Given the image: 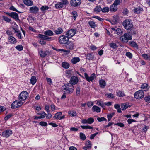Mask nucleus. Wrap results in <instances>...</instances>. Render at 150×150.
Returning <instances> with one entry per match:
<instances>
[{"label":"nucleus","instance_id":"f03ea898","mask_svg":"<svg viewBox=\"0 0 150 150\" xmlns=\"http://www.w3.org/2000/svg\"><path fill=\"white\" fill-rule=\"evenodd\" d=\"M123 25L124 28L127 30H129L133 27V25L131 20L129 19H127L124 21L123 22Z\"/></svg>","mask_w":150,"mask_h":150},{"label":"nucleus","instance_id":"37998d69","mask_svg":"<svg viewBox=\"0 0 150 150\" xmlns=\"http://www.w3.org/2000/svg\"><path fill=\"white\" fill-rule=\"evenodd\" d=\"M88 124H91L94 121V119L93 118L90 117L87 119Z\"/></svg>","mask_w":150,"mask_h":150},{"label":"nucleus","instance_id":"39448f33","mask_svg":"<svg viewBox=\"0 0 150 150\" xmlns=\"http://www.w3.org/2000/svg\"><path fill=\"white\" fill-rule=\"evenodd\" d=\"M24 103L17 100L14 102L12 103L11 107L12 109H15L18 108L23 105Z\"/></svg>","mask_w":150,"mask_h":150},{"label":"nucleus","instance_id":"680f3d73","mask_svg":"<svg viewBox=\"0 0 150 150\" xmlns=\"http://www.w3.org/2000/svg\"><path fill=\"white\" fill-rule=\"evenodd\" d=\"M46 79L49 84L51 85L52 84V80L50 78H47Z\"/></svg>","mask_w":150,"mask_h":150},{"label":"nucleus","instance_id":"6e6552de","mask_svg":"<svg viewBox=\"0 0 150 150\" xmlns=\"http://www.w3.org/2000/svg\"><path fill=\"white\" fill-rule=\"evenodd\" d=\"M38 52L40 56L42 58H44L46 56L49 55L50 53V52L48 50L43 51L40 49L38 50Z\"/></svg>","mask_w":150,"mask_h":150},{"label":"nucleus","instance_id":"a18cd8bd","mask_svg":"<svg viewBox=\"0 0 150 150\" xmlns=\"http://www.w3.org/2000/svg\"><path fill=\"white\" fill-rule=\"evenodd\" d=\"M80 136L81 139L83 140H85L86 138V136L83 133H80Z\"/></svg>","mask_w":150,"mask_h":150},{"label":"nucleus","instance_id":"f257e3e1","mask_svg":"<svg viewBox=\"0 0 150 150\" xmlns=\"http://www.w3.org/2000/svg\"><path fill=\"white\" fill-rule=\"evenodd\" d=\"M62 90L64 94H70L73 91L74 86L71 83L66 84L62 86Z\"/></svg>","mask_w":150,"mask_h":150},{"label":"nucleus","instance_id":"2eb2a0df","mask_svg":"<svg viewBox=\"0 0 150 150\" xmlns=\"http://www.w3.org/2000/svg\"><path fill=\"white\" fill-rule=\"evenodd\" d=\"M65 44V46L67 49L72 50L74 49V45L72 42L69 41Z\"/></svg>","mask_w":150,"mask_h":150},{"label":"nucleus","instance_id":"49530a36","mask_svg":"<svg viewBox=\"0 0 150 150\" xmlns=\"http://www.w3.org/2000/svg\"><path fill=\"white\" fill-rule=\"evenodd\" d=\"M49 7L47 6H42L40 8V9L42 11H44L47 10L49 9Z\"/></svg>","mask_w":150,"mask_h":150},{"label":"nucleus","instance_id":"0e129e2a","mask_svg":"<svg viewBox=\"0 0 150 150\" xmlns=\"http://www.w3.org/2000/svg\"><path fill=\"white\" fill-rule=\"evenodd\" d=\"M10 10L17 12L19 13H21V12L19 11H18L14 6H11L9 8Z\"/></svg>","mask_w":150,"mask_h":150},{"label":"nucleus","instance_id":"3c124183","mask_svg":"<svg viewBox=\"0 0 150 150\" xmlns=\"http://www.w3.org/2000/svg\"><path fill=\"white\" fill-rule=\"evenodd\" d=\"M15 48L17 50L19 51H21L23 49V47L22 46L20 45L16 46Z\"/></svg>","mask_w":150,"mask_h":150},{"label":"nucleus","instance_id":"4d7b16f0","mask_svg":"<svg viewBox=\"0 0 150 150\" xmlns=\"http://www.w3.org/2000/svg\"><path fill=\"white\" fill-rule=\"evenodd\" d=\"M128 30V32L130 33V35L131 34H136L134 30L132 28Z\"/></svg>","mask_w":150,"mask_h":150},{"label":"nucleus","instance_id":"69168bd1","mask_svg":"<svg viewBox=\"0 0 150 150\" xmlns=\"http://www.w3.org/2000/svg\"><path fill=\"white\" fill-rule=\"evenodd\" d=\"M12 116V114H10L7 115L5 118L4 119L6 120H7L10 118Z\"/></svg>","mask_w":150,"mask_h":150},{"label":"nucleus","instance_id":"0eeeda50","mask_svg":"<svg viewBox=\"0 0 150 150\" xmlns=\"http://www.w3.org/2000/svg\"><path fill=\"white\" fill-rule=\"evenodd\" d=\"M69 38L67 36L62 35L60 36L59 39V41L61 44H65L69 41Z\"/></svg>","mask_w":150,"mask_h":150},{"label":"nucleus","instance_id":"58836bf2","mask_svg":"<svg viewBox=\"0 0 150 150\" xmlns=\"http://www.w3.org/2000/svg\"><path fill=\"white\" fill-rule=\"evenodd\" d=\"M62 114V113L61 112H58L55 114L54 118H55L56 119H59L60 117L59 116L61 115Z\"/></svg>","mask_w":150,"mask_h":150},{"label":"nucleus","instance_id":"cd10ccee","mask_svg":"<svg viewBox=\"0 0 150 150\" xmlns=\"http://www.w3.org/2000/svg\"><path fill=\"white\" fill-rule=\"evenodd\" d=\"M148 85L146 83H144L141 86V88L142 89L144 90V91H147L148 90Z\"/></svg>","mask_w":150,"mask_h":150},{"label":"nucleus","instance_id":"c03bdc74","mask_svg":"<svg viewBox=\"0 0 150 150\" xmlns=\"http://www.w3.org/2000/svg\"><path fill=\"white\" fill-rule=\"evenodd\" d=\"M128 108L127 105L126 104H123L121 105V108L122 110H124Z\"/></svg>","mask_w":150,"mask_h":150},{"label":"nucleus","instance_id":"9b49d317","mask_svg":"<svg viewBox=\"0 0 150 150\" xmlns=\"http://www.w3.org/2000/svg\"><path fill=\"white\" fill-rule=\"evenodd\" d=\"M81 2V0H71L70 1L71 5L73 6L76 7L79 6Z\"/></svg>","mask_w":150,"mask_h":150},{"label":"nucleus","instance_id":"a19ab883","mask_svg":"<svg viewBox=\"0 0 150 150\" xmlns=\"http://www.w3.org/2000/svg\"><path fill=\"white\" fill-rule=\"evenodd\" d=\"M109 45L111 48H112L114 49H116L117 47V44L114 43H110Z\"/></svg>","mask_w":150,"mask_h":150},{"label":"nucleus","instance_id":"603ef678","mask_svg":"<svg viewBox=\"0 0 150 150\" xmlns=\"http://www.w3.org/2000/svg\"><path fill=\"white\" fill-rule=\"evenodd\" d=\"M126 55L130 59H131L132 57V54L129 52H127L126 53Z\"/></svg>","mask_w":150,"mask_h":150},{"label":"nucleus","instance_id":"864d4df0","mask_svg":"<svg viewBox=\"0 0 150 150\" xmlns=\"http://www.w3.org/2000/svg\"><path fill=\"white\" fill-rule=\"evenodd\" d=\"M46 35L39 34L38 35L39 38H40L42 40H45Z\"/></svg>","mask_w":150,"mask_h":150},{"label":"nucleus","instance_id":"09e8293b","mask_svg":"<svg viewBox=\"0 0 150 150\" xmlns=\"http://www.w3.org/2000/svg\"><path fill=\"white\" fill-rule=\"evenodd\" d=\"M97 120L98 121L100 122L103 121H106L107 119L103 117H98Z\"/></svg>","mask_w":150,"mask_h":150},{"label":"nucleus","instance_id":"bf43d9fd","mask_svg":"<svg viewBox=\"0 0 150 150\" xmlns=\"http://www.w3.org/2000/svg\"><path fill=\"white\" fill-rule=\"evenodd\" d=\"M120 0H115L113 4V5H115L117 6L120 4Z\"/></svg>","mask_w":150,"mask_h":150},{"label":"nucleus","instance_id":"774afa93","mask_svg":"<svg viewBox=\"0 0 150 150\" xmlns=\"http://www.w3.org/2000/svg\"><path fill=\"white\" fill-rule=\"evenodd\" d=\"M115 125H117L119 126L120 127H122L124 126V124L122 123H117L116 124H115Z\"/></svg>","mask_w":150,"mask_h":150},{"label":"nucleus","instance_id":"c756f323","mask_svg":"<svg viewBox=\"0 0 150 150\" xmlns=\"http://www.w3.org/2000/svg\"><path fill=\"white\" fill-rule=\"evenodd\" d=\"M117 10V6L113 5V4L111 5L110 7V10L112 12H114Z\"/></svg>","mask_w":150,"mask_h":150},{"label":"nucleus","instance_id":"8fccbe9b","mask_svg":"<svg viewBox=\"0 0 150 150\" xmlns=\"http://www.w3.org/2000/svg\"><path fill=\"white\" fill-rule=\"evenodd\" d=\"M3 18L5 21L7 22H9L11 21V19L5 16H3Z\"/></svg>","mask_w":150,"mask_h":150},{"label":"nucleus","instance_id":"f8f14e48","mask_svg":"<svg viewBox=\"0 0 150 150\" xmlns=\"http://www.w3.org/2000/svg\"><path fill=\"white\" fill-rule=\"evenodd\" d=\"M12 131L10 129L5 130L2 132V135L3 137L8 138L12 134Z\"/></svg>","mask_w":150,"mask_h":150},{"label":"nucleus","instance_id":"aec40b11","mask_svg":"<svg viewBox=\"0 0 150 150\" xmlns=\"http://www.w3.org/2000/svg\"><path fill=\"white\" fill-rule=\"evenodd\" d=\"M8 39L9 42L12 44H14L17 42L15 38L13 36H10L9 37Z\"/></svg>","mask_w":150,"mask_h":150},{"label":"nucleus","instance_id":"de8ad7c7","mask_svg":"<svg viewBox=\"0 0 150 150\" xmlns=\"http://www.w3.org/2000/svg\"><path fill=\"white\" fill-rule=\"evenodd\" d=\"M109 11V8L108 7H104L103 9H102V11L103 12L105 13L108 12Z\"/></svg>","mask_w":150,"mask_h":150},{"label":"nucleus","instance_id":"7ed1b4c3","mask_svg":"<svg viewBox=\"0 0 150 150\" xmlns=\"http://www.w3.org/2000/svg\"><path fill=\"white\" fill-rule=\"evenodd\" d=\"M28 96V94L26 91H23L20 93L18 97V100L22 102L25 101Z\"/></svg>","mask_w":150,"mask_h":150},{"label":"nucleus","instance_id":"393cba45","mask_svg":"<svg viewBox=\"0 0 150 150\" xmlns=\"http://www.w3.org/2000/svg\"><path fill=\"white\" fill-rule=\"evenodd\" d=\"M94 57V55L92 53H88L86 55V59L88 60L93 59Z\"/></svg>","mask_w":150,"mask_h":150},{"label":"nucleus","instance_id":"473e14b6","mask_svg":"<svg viewBox=\"0 0 150 150\" xmlns=\"http://www.w3.org/2000/svg\"><path fill=\"white\" fill-rule=\"evenodd\" d=\"M62 66L65 69H67L69 68V65L68 63L66 62H63L62 63Z\"/></svg>","mask_w":150,"mask_h":150},{"label":"nucleus","instance_id":"6e6d98bb","mask_svg":"<svg viewBox=\"0 0 150 150\" xmlns=\"http://www.w3.org/2000/svg\"><path fill=\"white\" fill-rule=\"evenodd\" d=\"M85 145L87 146H90V148H91V142L89 140L87 141Z\"/></svg>","mask_w":150,"mask_h":150},{"label":"nucleus","instance_id":"4be33fe9","mask_svg":"<svg viewBox=\"0 0 150 150\" xmlns=\"http://www.w3.org/2000/svg\"><path fill=\"white\" fill-rule=\"evenodd\" d=\"M23 2L25 4L28 6H32L33 4V1L31 0H23Z\"/></svg>","mask_w":150,"mask_h":150},{"label":"nucleus","instance_id":"72a5a7b5","mask_svg":"<svg viewBox=\"0 0 150 150\" xmlns=\"http://www.w3.org/2000/svg\"><path fill=\"white\" fill-rule=\"evenodd\" d=\"M123 33V31L122 29L120 28H117L115 30V34L118 35H120Z\"/></svg>","mask_w":150,"mask_h":150},{"label":"nucleus","instance_id":"e2e57ef3","mask_svg":"<svg viewBox=\"0 0 150 150\" xmlns=\"http://www.w3.org/2000/svg\"><path fill=\"white\" fill-rule=\"evenodd\" d=\"M80 93V89L79 87H77L76 90V94L77 96L79 95Z\"/></svg>","mask_w":150,"mask_h":150},{"label":"nucleus","instance_id":"ddd939ff","mask_svg":"<svg viewBox=\"0 0 150 150\" xmlns=\"http://www.w3.org/2000/svg\"><path fill=\"white\" fill-rule=\"evenodd\" d=\"M86 80L88 81H92L95 78V75L94 73H93L91 76L89 77L86 73L84 74Z\"/></svg>","mask_w":150,"mask_h":150},{"label":"nucleus","instance_id":"a878e982","mask_svg":"<svg viewBox=\"0 0 150 150\" xmlns=\"http://www.w3.org/2000/svg\"><path fill=\"white\" fill-rule=\"evenodd\" d=\"M99 83L100 86L101 88H104L106 85L105 81L102 79L99 80Z\"/></svg>","mask_w":150,"mask_h":150},{"label":"nucleus","instance_id":"338daca9","mask_svg":"<svg viewBox=\"0 0 150 150\" xmlns=\"http://www.w3.org/2000/svg\"><path fill=\"white\" fill-rule=\"evenodd\" d=\"M82 123L83 124H88L87 119H83L82 120Z\"/></svg>","mask_w":150,"mask_h":150},{"label":"nucleus","instance_id":"a211bd4d","mask_svg":"<svg viewBox=\"0 0 150 150\" xmlns=\"http://www.w3.org/2000/svg\"><path fill=\"white\" fill-rule=\"evenodd\" d=\"M73 74L72 70H67L66 71L65 76L68 78L70 77Z\"/></svg>","mask_w":150,"mask_h":150},{"label":"nucleus","instance_id":"13d9d810","mask_svg":"<svg viewBox=\"0 0 150 150\" xmlns=\"http://www.w3.org/2000/svg\"><path fill=\"white\" fill-rule=\"evenodd\" d=\"M144 100L145 101L147 102H150V96H148L144 98Z\"/></svg>","mask_w":150,"mask_h":150},{"label":"nucleus","instance_id":"dca6fc26","mask_svg":"<svg viewBox=\"0 0 150 150\" xmlns=\"http://www.w3.org/2000/svg\"><path fill=\"white\" fill-rule=\"evenodd\" d=\"M78 79L77 77L76 76H73L71 77L70 81V83L75 85L78 82Z\"/></svg>","mask_w":150,"mask_h":150},{"label":"nucleus","instance_id":"e433bc0d","mask_svg":"<svg viewBox=\"0 0 150 150\" xmlns=\"http://www.w3.org/2000/svg\"><path fill=\"white\" fill-rule=\"evenodd\" d=\"M89 25L91 28H94L96 26L95 22L93 21H90L88 22Z\"/></svg>","mask_w":150,"mask_h":150},{"label":"nucleus","instance_id":"c9c22d12","mask_svg":"<svg viewBox=\"0 0 150 150\" xmlns=\"http://www.w3.org/2000/svg\"><path fill=\"white\" fill-rule=\"evenodd\" d=\"M102 9L99 6H98L94 8V11L95 12H99L101 11H102Z\"/></svg>","mask_w":150,"mask_h":150},{"label":"nucleus","instance_id":"423d86ee","mask_svg":"<svg viewBox=\"0 0 150 150\" xmlns=\"http://www.w3.org/2000/svg\"><path fill=\"white\" fill-rule=\"evenodd\" d=\"M144 93L142 90H140L136 92L134 94V98L138 99L142 98L144 97Z\"/></svg>","mask_w":150,"mask_h":150},{"label":"nucleus","instance_id":"5701e85b","mask_svg":"<svg viewBox=\"0 0 150 150\" xmlns=\"http://www.w3.org/2000/svg\"><path fill=\"white\" fill-rule=\"evenodd\" d=\"M40 116H35L34 119L35 120H37L38 119L44 118L45 117V116L46 115V114L44 112H42L41 114H40Z\"/></svg>","mask_w":150,"mask_h":150},{"label":"nucleus","instance_id":"f704fd0d","mask_svg":"<svg viewBox=\"0 0 150 150\" xmlns=\"http://www.w3.org/2000/svg\"><path fill=\"white\" fill-rule=\"evenodd\" d=\"M116 93L117 96L119 97H122L125 96L124 93L122 91H118L116 92Z\"/></svg>","mask_w":150,"mask_h":150},{"label":"nucleus","instance_id":"9d476101","mask_svg":"<svg viewBox=\"0 0 150 150\" xmlns=\"http://www.w3.org/2000/svg\"><path fill=\"white\" fill-rule=\"evenodd\" d=\"M76 33V30L74 29H72L69 30L66 32V35L69 38H71Z\"/></svg>","mask_w":150,"mask_h":150},{"label":"nucleus","instance_id":"412c9836","mask_svg":"<svg viewBox=\"0 0 150 150\" xmlns=\"http://www.w3.org/2000/svg\"><path fill=\"white\" fill-rule=\"evenodd\" d=\"M92 111L98 113L100 111V109L96 105L93 106L92 108Z\"/></svg>","mask_w":150,"mask_h":150},{"label":"nucleus","instance_id":"b1692460","mask_svg":"<svg viewBox=\"0 0 150 150\" xmlns=\"http://www.w3.org/2000/svg\"><path fill=\"white\" fill-rule=\"evenodd\" d=\"M56 34L58 35L61 34L63 32V30L62 28L59 27L55 30Z\"/></svg>","mask_w":150,"mask_h":150},{"label":"nucleus","instance_id":"4468645a","mask_svg":"<svg viewBox=\"0 0 150 150\" xmlns=\"http://www.w3.org/2000/svg\"><path fill=\"white\" fill-rule=\"evenodd\" d=\"M6 14L11 17L12 18L14 19L19 20L18 15V14L16 12H12L10 13H6Z\"/></svg>","mask_w":150,"mask_h":150},{"label":"nucleus","instance_id":"bb28decb","mask_svg":"<svg viewBox=\"0 0 150 150\" xmlns=\"http://www.w3.org/2000/svg\"><path fill=\"white\" fill-rule=\"evenodd\" d=\"M80 61L79 57H76L73 58L71 60V62L73 64H75Z\"/></svg>","mask_w":150,"mask_h":150},{"label":"nucleus","instance_id":"6ab92c4d","mask_svg":"<svg viewBox=\"0 0 150 150\" xmlns=\"http://www.w3.org/2000/svg\"><path fill=\"white\" fill-rule=\"evenodd\" d=\"M134 12L137 14H138L140 13L141 12L143 11V10L142 8L139 7H137L135 8L134 9Z\"/></svg>","mask_w":150,"mask_h":150},{"label":"nucleus","instance_id":"2f4dec72","mask_svg":"<svg viewBox=\"0 0 150 150\" xmlns=\"http://www.w3.org/2000/svg\"><path fill=\"white\" fill-rule=\"evenodd\" d=\"M31 83L33 84H35L36 82L37 79L35 77L32 76L30 79Z\"/></svg>","mask_w":150,"mask_h":150},{"label":"nucleus","instance_id":"5fc2aeb1","mask_svg":"<svg viewBox=\"0 0 150 150\" xmlns=\"http://www.w3.org/2000/svg\"><path fill=\"white\" fill-rule=\"evenodd\" d=\"M69 114L72 116H75L76 115V113L74 111H70L69 112Z\"/></svg>","mask_w":150,"mask_h":150},{"label":"nucleus","instance_id":"c85d7f7f","mask_svg":"<svg viewBox=\"0 0 150 150\" xmlns=\"http://www.w3.org/2000/svg\"><path fill=\"white\" fill-rule=\"evenodd\" d=\"M44 34L47 35L51 36L54 35L53 32L51 30H48L45 31Z\"/></svg>","mask_w":150,"mask_h":150},{"label":"nucleus","instance_id":"4c0bfd02","mask_svg":"<svg viewBox=\"0 0 150 150\" xmlns=\"http://www.w3.org/2000/svg\"><path fill=\"white\" fill-rule=\"evenodd\" d=\"M142 56L145 60H150V56L147 54H143L142 55Z\"/></svg>","mask_w":150,"mask_h":150},{"label":"nucleus","instance_id":"052dcab7","mask_svg":"<svg viewBox=\"0 0 150 150\" xmlns=\"http://www.w3.org/2000/svg\"><path fill=\"white\" fill-rule=\"evenodd\" d=\"M40 125L42 126H46L47 125V123L44 122H41L39 123Z\"/></svg>","mask_w":150,"mask_h":150},{"label":"nucleus","instance_id":"79ce46f5","mask_svg":"<svg viewBox=\"0 0 150 150\" xmlns=\"http://www.w3.org/2000/svg\"><path fill=\"white\" fill-rule=\"evenodd\" d=\"M80 127L81 128L83 129H91L93 128L92 127L89 125H81Z\"/></svg>","mask_w":150,"mask_h":150},{"label":"nucleus","instance_id":"f3484780","mask_svg":"<svg viewBox=\"0 0 150 150\" xmlns=\"http://www.w3.org/2000/svg\"><path fill=\"white\" fill-rule=\"evenodd\" d=\"M39 10L37 6H32L30 8V11L32 13H36Z\"/></svg>","mask_w":150,"mask_h":150},{"label":"nucleus","instance_id":"7c9ffc66","mask_svg":"<svg viewBox=\"0 0 150 150\" xmlns=\"http://www.w3.org/2000/svg\"><path fill=\"white\" fill-rule=\"evenodd\" d=\"M129 44L132 47L138 49V46L137 44L134 41H130L129 42Z\"/></svg>","mask_w":150,"mask_h":150},{"label":"nucleus","instance_id":"ea45409f","mask_svg":"<svg viewBox=\"0 0 150 150\" xmlns=\"http://www.w3.org/2000/svg\"><path fill=\"white\" fill-rule=\"evenodd\" d=\"M114 114V113H112L107 115L108 121H110L111 120Z\"/></svg>","mask_w":150,"mask_h":150},{"label":"nucleus","instance_id":"20e7f679","mask_svg":"<svg viewBox=\"0 0 150 150\" xmlns=\"http://www.w3.org/2000/svg\"><path fill=\"white\" fill-rule=\"evenodd\" d=\"M132 39V36L129 33H125L120 37V39L123 42H127L128 40Z\"/></svg>","mask_w":150,"mask_h":150},{"label":"nucleus","instance_id":"1a4fd4ad","mask_svg":"<svg viewBox=\"0 0 150 150\" xmlns=\"http://www.w3.org/2000/svg\"><path fill=\"white\" fill-rule=\"evenodd\" d=\"M68 4L67 0H63L62 2H59L55 4V6L57 9L62 8L64 5H66Z\"/></svg>","mask_w":150,"mask_h":150}]
</instances>
